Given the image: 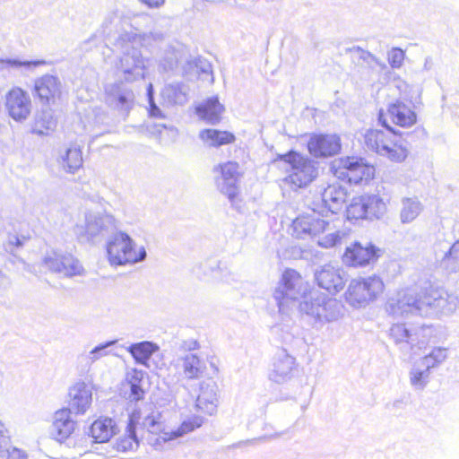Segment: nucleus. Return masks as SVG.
Instances as JSON below:
<instances>
[{
  "mask_svg": "<svg viewBox=\"0 0 459 459\" xmlns=\"http://www.w3.org/2000/svg\"><path fill=\"white\" fill-rule=\"evenodd\" d=\"M143 429L158 435L164 429V414L152 404L134 409L129 416L126 433L116 443V449L121 452L134 451L139 446L137 430Z\"/></svg>",
  "mask_w": 459,
  "mask_h": 459,
  "instance_id": "obj_1",
  "label": "nucleus"
},
{
  "mask_svg": "<svg viewBox=\"0 0 459 459\" xmlns=\"http://www.w3.org/2000/svg\"><path fill=\"white\" fill-rule=\"evenodd\" d=\"M293 234L298 238H317L318 246L329 248L340 243L344 235L334 221H329L313 211L297 217L292 222Z\"/></svg>",
  "mask_w": 459,
  "mask_h": 459,
  "instance_id": "obj_2",
  "label": "nucleus"
},
{
  "mask_svg": "<svg viewBox=\"0 0 459 459\" xmlns=\"http://www.w3.org/2000/svg\"><path fill=\"white\" fill-rule=\"evenodd\" d=\"M135 39L132 33L125 32L114 43V50L118 54L115 66L126 82L144 79L147 69L148 59L143 57Z\"/></svg>",
  "mask_w": 459,
  "mask_h": 459,
  "instance_id": "obj_3",
  "label": "nucleus"
},
{
  "mask_svg": "<svg viewBox=\"0 0 459 459\" xmlns=\"http://www.w3.org/2000/svg\"><path fill=\"white\" fill-rule=\"evenodd\" d=\"M298 308L316 329L339 321L344 314L339 300L319 291H310L307 298L299 301Z\"/></svg>",
  "mask_w": 459,
  "mask_h": 459,
  "instance_id": "obj_4",
  "label": "nucleus"
},
{
  "mask_svg": "<svg viewBox=\"0 0 459 459\" xmlns=\"http://www.w3.org/2000/svg\"><path fill=\"white\" fill-rule=\"evenodd\" d=\"M378 122L385 130L368 129L364 134V143L367 148L376 153L387 158L391 161L402 162L408 156V150L403 145L398 136L387 124L383 110L379 111Z\"/></svg>",
  "mask_w": 459,
  "mask_h": 459,
  "instance_id": "obj_5",
  "label": "nucleus"
},
{
  "mask_svg": "<svg viewBox=\"0 0 459 459\" xmlns=\"http://www.w3.org/2000/svg\"><path fill=\"white\" fill-rule=\"evenodd\" d=\"M307 282L292 269H287L273 292L279 312L288 314L292 305L308 297Z\"/></svg>",
  "mask_w": 459,
  "mask_h": 459,
  "instance_id": "obj_6",
  "label": "nucleus"
},
{
  "mask_svg": "<svg viewBox=\"0 0 459 459\" xmlns=\"http://www.w3.org/2000/svg\"><path fill=\"white\" fill-rule=\"evenodd\" d=\"M117 228L116 218L105 211L88 210L83 223L74 227V234L83 242L98 243Z\"/></svg>",
  "mask_w": 459,
  "mask_h": 459,
  "instance_id": "obj_7",
  "label": "nucleus"
},
{
  "mask_svg": "<svg viewBox=\"0 0 459 459\" xmlns=\"http://www.w3.org/2000/svg\"><path fill=\"white\" fill-rule=\"evenodd\" d=\"M108 260L112 266L134 264L146 258L144 247H137L126 232L117 231L107 242Z\"/></svg>",
  "mask_w": 459,
  "mask_h": 459,
  "instance_id": "obj_8",
  "label": "nucleus"
},
{
  "mask_svg": "<svg viewBox=\"0 0 459 459\" xmlns=\"http://www.w3.org/2000/svg\"><path fill=\"white\" fill-rule=\"evenodd\" d=\"M277 160L290 165V170L286 182L293 187H306L318 176L317 163L299 152L290 151L285 154H279Z\"/></svg>",
  "mask_w": 459,
  "mask_h": 459,
  "instance_id": "obj_9",
  "label": "nucleus"
},
{
  "mask_svg": "<svg viewBox=\"0 0 459 459\" xmlns=\"http://www.w3.org/2000/svg\"><path fill=\"white\" fill-rule=\"evenodd\" d=\"M384 287L377 275L353 279L345 292V300L353 307H364L383 292Z\"/></svg>",
  "mask_w": 459,
  "mask_h": 459,
  "instance_id": "obj_10",
  "label": "nucleus"
},
{
  "mask_svg": "<svg viewBox=\"0 0 459 459\" xmlns=\"http://www.w3.org/2000/svg\"><path fill=\"white\" fill-rule=\"evenodd\" d=\"M385 312L394 317H407L411 315L423 316L421 294L415 288H405L397 290L388 297Z\"/></svg>",
  "mask_w": 459,
  "mask_h": 459,
  "instance_id": "obj_11",
  "label": "nucleus"
},
{
  "mask_svg": "<svg viewBox=\"0 0 459 459\" xmlns=\"http://www.w3.org/2000/svg\"><path fill=\"white\" fill-rule=\"evenodd\" d=\"M423 316L451 315L459 307V298L444 289L431 288L421 294Z\"/></svg>",
  "mask_w": 459,
  "mask_h": 459,
  "instance_id": "obj_12",
  "label": "nucleus"
},
{
  "mask_svg": "<svg viewBox=\"0 0 459 459\" xmlns=\"http://www.w3.org/2000/svg\"><path fill=\"white\" fill-rule=\"evenodd\" d=\"M333 169L337 178L355 185L363 180H369L375 173L373 166L358 157L342 158L333 163Z\"/></svg>",
  "mask_w": 459,
  "mask_h": 459,
  "instance_id": "obj_13",
  "label": "nucleus"
},
{
  "mask_svg": "<svg viewBox=\"0 0 459 459\" xmlns=\"http://www.w3.org/2000/svg\"><path fill=\"white\" fill-rule=\"evenodd\" d=\"M105 102L108 107L123 113L128 114L134 104V91L126 82L117 80L107 82L104 86Z\"/></svg>",
  "mask_w": 459,
  "mask_h": 459,
  "instance_id": "obj_14",
  "label": "nucleus"
},
{
  "mask_svg": "<svg viewBox=\"0 0 459 459\" xmlns=\"http://www.w3.org/2000/svg\"><path fill=\"white\" fill-rule=\"evenodd\" d=\"M43 264L50 271L66 277L82 275L84 271L81 263L74 255L55 250L46 254Z\"/></svg>",
  "mask_w": 459,
  "mask_h": 459,
  "instance_id": "obj_15",
  "label": "nucleus"
},
{
  "mask_svg": "<svg viewBox=\"0 0 459 459\" xmlns=\"http://www.w3.org/2000/svg\"><path fill=\"white\" fill-rule=\"evenodd\" d=\"M8 115L16 122H23L31 113L32 103L27 91L20 87L12 88L5 95Z\"/></svg>",
  "mask_w": 459,
  "mask_h": 459,
  "instance_id": "obj_16",
  "label": "nucleus"
},
{
  "mask_svg": "<svg viewBox=\"0 0 459 459\" xmlns=\"http://www.w3.org/2000/svg\"><path fill=\"white\" fill-rule=\"evenodd\" d=\"M296 367V359L286 350H281L273 359L269 378L277 384L285 383L292 378Z\"/></svg>",
  "mask_w": 459,
  "mask_h": 459,
  "instance_id": "obj_17",
  "label": "nucleus"
},
{
  "mask_svg": "<svg viewBox=\"0 0 459 459\" xmlns=\"http://www.w3.org/2000/svg\"><path fill=\"white\" fill-rule=\"evenodd\" d=\"M239 166L237 162L229 161L221 165V176L216 179L220 192L234 202L238 195V182L239 179Z\"/></svg>",
  "mask_w": 459,
  "mask_h": 459,
  "instance_id": "obj_18",
  "label": "nucleus"
},
{
  "mask_svg": "<svg viewBox=\"0 0 459 459\" xmlns=\"http://www.w3.org/2000/svg\"><path fill=\"white\" fill-rule=\"evenodd\" d=\"M171 365L175 368L180 369L183 377L186 380L199 379L206 370L204 361L192 352L178 354L171 361Z\"/></svg>",
  "mask_w": 459,
  "mask_h": 459,
  "instance_id": "obj_19",
  "label": "nucleus"
},
{
  "mask_svg": "<svg viewBox=\"0 0 459 459\" xmlns=\"http://www.w3.org/2000/svg\"><path fill=\"white\" fill-rule=\"evenodd\" d=\"M34 92L41 103H55L61 96V81L57 76L44 74L34 81Z\"/></svg>",
  "mask_w": 459,
  "mask_h": 459,
  "instance_id": "obj_20",
  "label": "nucleus"
},
{
  "mask_svg": "<svg viewBox=\"0 0 459 459\" xmlns=\"http://www.w3.org/2000/svg\"><path fill=\"white\" fill-rule=\"evenodd\" d=\"M68 410L75 414H84L92 402L91 387L83 381L76 382L69 388Z\"/></svg>",
  "mask_w": 459,
  "mask_h": 459,
  "instance_id": "obj_21",
  "label": "nucleus"
},
{
  "mask_svg": "<svg viewBox=\"0 0 459 459\" xmlns=\"http://www.w3.org/2000/svg\"><path fill=\"white\" fill-rule=\"evenodd\" d=\"M318 286L330 293H337L344 287L343 271L332 264H325L315 273Z\"/></svg>",
  "mask_w": 459,
  "mask_h": 459,
  "instance_id": "obj_22",
  "label": "nucleus"
},
{
  "mask_svg": "<svg viewBox=\"0 0 459 459\" xmlns=\"http://www.w3.org/2000/svg\"><path fill=\"white\" fill-rule=\"evenodd\" d=\"M71 410L62 408L57 410L52 418L49 435L58 442L66 440L75 429L76 422L71 418Z\"/></svg>",
  "mask_w": 459,
  "mask_h": 459,
  "instance_id": "obj_23",
  "label": "nucleus"
},
{
  "mask_svg": "<svg viewBox=\"0 0 459 459\" xmlns=\"http://www.w3.org/2000/svg\"><path fill=\"white\" fill-rule=\"evenodd\" d=\"M307 146L312 155L328 157L339 152L341 143L335 134H316L310 138Z\"/></svg>",
  "mask_w": 459,
  "mask_h": 459,
  "instance_id": "obj_24",
  "label": "nucleus"
},
{
  "mask_svg": "<svg viewBox=\"0 0 459 459\" xmlns=\"http://www.w3.org/2000/svg\"><path fill=\"white\" fill-rule=\"evenodd\" d=\"M218 386L212 381L200 384L199 394L195 400V408L207 415H213L218 407Z\"/></svg>",
  "mask_w": 459,
  "mask_h": 459,
  "instance_id": "obj_25",
  "label": "nucleus"
},
{
  "mask_svg": "<svg viewBox=\"0 0 459 459\" xmlns=\"http://www.w3.org/2000/svg\"><path fill=\"white\" fill-rule=\"evenodd\" d=\"M377 257V250L371 244L362 246L355 242L346 248L343 261L351 266H364L370 264Z\"/></svg>",
  "mask_w": 459,
  "mask_h": 459,
  "instance_id": "obj_26",
  "label": "nucleus"
},
{
  "mask_svg": "<svg viewBox=\"0 0 459 459\" xmlns=\"http://www.w3.org/2000/svg\"><path fill=\"white\" fill-rule=\"evenodd\" d=\"M387 115L394 124L402 127H411L417 122L415 111L401 100L388 105Z\"/></svg>",
  "mask_w": 459,
  "mask_h": 459,
  "instance_id": "obj_27",
  "label": "nucleus"
},
{
  "mask_svg": "<svg viewBox=\"0 0 459 459\" xmlns=\"http://www.w3.org/2000/svg\"><path fill=\"white\" fill-rule=\"evenodd\" d=\"M189 89L181 82L166 84L160 91L161 104L164 107L183 106L188 100Z\"/></svg>",
  "mask_w": 459,
  "mask_h": 459,
  "instance_id": "obj_28",
  "label": "nucleus"
},
{
  "mask_svg": "<svg viewBox=\"0 0 459 459\" xmlns=\"http://www.w3.org/2000/svg\"><path fill=\"white\" fill-rule=\"evenodd\" d=\"M204 418L200 415H192L184 420L180 426L176 429H169L164 421V429L158 435H160L164 441L182 437L201 428L204 423Z\"/></svg>",
  "mask_w": 459,
  "mask_h": 459,
  "instance_id": "obj_29",
  "label": "nucleus"
},
{
  "mask_svg": "<svg viewBox=\"0 0 459 459\" xmlns=\"http://www.w3.org/2000/svg\"><path fill=\"white\" fill-rule=\"evenodd\" d=\"M346 196V189L337 183L328 185L321 193L322 202L333 213L342 208Z\"/></svg>",
  "mask_w": 459,
  "mask_h": 459,
  "instance_id": "obj_30",
  "label": "nucleus"
},
{
  "mask_svg": "<svg viewBox=\"0 0 459 459\" xmlns=\"http://www.w3.org/2000/svg\"><path fill=\"white\" fill-rule=\"evenodd\" d=\"M117 431V424L111 418H100L90 428L89 435L96 443L108 442Z\"/></svg>",
  "mask_w": 459,
  "mask_h": 459,
  "instance_id": "obj_31",
  "label": "nucleus"
},
{
  "mask_svg": "<svg viewBox=\"0 0 459 459\" xmlns=\"http://www.w3.org/2000/svg\"><path fill=\"white\" fill-rule=\"evenodd\" d=\"M159 350L160 347L157 343L149 341L133 343L126 347V351L132 355L135 362L148 368H151V357Z\"/></svg>",
  "mask_w": 459,
  "mask_h": 459,
  "instance_id": "obj_32",
  "label": "nucleus"
},
{
  "mask_svg": "<svg viewBox=\"0 0 459 459\" xmlns=\"http://www.w3.org/2000/svg\"><path fill=\"white\" fill-rule=\"evenodd\" d=\"M195 109L201 119L214 125L220 122L224 108L219 102L218 98L212 97L199 104Z\"/></svg>",
  "mask_w": 459,
  "mask_h": 459,
  "instance_id": "obj_33",
  "label": "nucleus"
},
{
  "mask_svg": "<svg viewBox=\"0 0 459 459\" xmlns=\"http://www.w3.org/2000/svg\"><path fill=\"white\" fill-rule=\"evenodd\" d=\"M423 211V204L417 197H403L401 201L400 221L408 224L415 221Z\"/></svg>",
  "mask_w": 459,
  "mask_h": 459,
  "instance_id": "obj_34",
  "label": "nucleus"
},
{
  "mask_svg": "<svg viewBox=\"0 0 459 459\" xmlns=\"http://www.w3.org/2000/svg\"><path fill=\"white\" fill-rule=\"evenodd\" d=\"M430 370L417 360L409 371V382L415 391H422L429 383Z\"/></svg>",
  "mask_w": 459,
  "mask_h": 459,
  "instance_id": "obj_35",
  "label": "nucleus"
},
{
  "mask_svg": "<svg viewBox=\"0 0 459 459\" xmlns=\"http://www.w3.org/2000/svg\"><path fill=\"white\" fill-rule=\"evenodd\" d=\"M61 165L68 173H75L82 166V154L79 145L72 144L60 156Z\"/></svg>",
  "mask_w": 459,
  "mask_h": 459,
  "instance_id": "obj_36",
  "label": "nucleus"
},
{
  "mask_svg": "<svg viewBox=\"0 0 459 459\" xmlns=\"http://www.w3.org/2000/svg\"><path fill=\"white\" fill-rule=\"evenodd\" d=\"M200 138L209 146L218 147L221 145L231 143L235 140L233 134L227 131H219L215 129H204L200 132Z\"/></svg>",
  "mask_w": 459,
  "mask_h": 459,
  "instance_id": "obj_37",
  "label": "nucleus"
},
{
  "mask_svg": "<svg viewBox=\"0 0 459 459\" xmlns=\"http://www.w3.org/2000/svg\"><path fill=\"white\" fill-rule=\"evenodd\" d=\"M48 62L43 59L32 60V61H21L15 58H0V72L8 69H19L22 68L24 74L33 73L39 66L46 65Z\"/></svg>",
  "mask_w": 459,
  "mask_h": 459,
  "instance_id": "obj_38",
  "label": "nucleus"
},
{
  "mask_svg": "<svg viewBox=\"0 0 459 459\" xmlns=\"http://www.w3.org/2000/svg\"><path fill=\"white\" fill-rule=\"evenodd\" d=\"M367 219H380L386 211V203L382 197L377 195L365 196Z\"/></svg>",
  "mask_w": 459,
  "mask_h": 459,
  "instance_id": "obj_39",
  "label": "nucleus"
},
{
  "mask_svg": "<svg viewBox=\"0 0 459 459\" xmlns=\"http://www.w3.org/2000/svg\"><path fill=\"white\" fill-rule=\"evenodd\" d=\"M4 425L0 420V459H28L27 454L17 447L4 448L8 439Z\"/></svg>",
  "mask_w": 459,
  "mask_h": 459,
  "instance_id": "obj_40",
  "label": "nucleus"
},
{
  "mask_svg": "<svg viewBox=\"0 0 459 459\" xmlns=\"http://www.w3.org/2000/svg\"><path fill=\"white\" fill-rule=\"evenodd\" d=\"M389 336L397 345L408 344L414 347L415 340L404 324H394L389 330Z\"/></svg>",
  "mask_w": 459,
  "mask_h": 459,
  "instance_id": "obj_41",
  "label": "nucleus"
},
{
  "mask_svg": "<svg viewBox=\"0 0 459 459\" xmlns=\"http://www.w3.org/2000/svg\"><path fill=\"white\" fill-rule=\"evenodd\" d=\"M448 357V349L445 347H435L429 353L419 360L429 370L441 365Z\"/></svg>",
  "mask_w": 459,
  "mask_h": 459,
  "instance_id": "obj_42",
  "label": "nucleus"
},
{
  "mask_svg": "<svg viewBox=\"0 0 459 459\" xmlns=\"http://www.w3.org/2000/svg\"><path fill=\"white\" fill-rule=\"evenodd\" d=\"M137 39L134 40L138 45L143 47H152L153 45L159 44L165 39L166 34L158 29H154L149 33L137 34L131 32Z\"/></svg>",
  "mask_w": 459,
  "mask_h": 459,
  "instance_id": "obj_43",
  "label": "nucleus"
},
{
  "mask_svg": "<svg viewBox=\"0 0 459 459\" xmlns=\"http://www.w3.org/2000/svg\"><path fill=\"white\" fill-rule=\"evenodd\" d=\"M415 340L414 346L421 348L429 342V341L437 335V330L433 325H422L416 328L412 333Z\"/></svg>",
  "mask_w": 459,
  "mask_h": 459,
  "instance_id": "obj_44",
  "label": "nucleus"
},
{
  "mask_svg": "<svg viewBox=\"0 0 459 459\" xmlns=\"http://www.w3.org/2000/svg\"><path fill=\"white\" fill-rule=\"evenodd\" d=\"M55 127V119L50 112L46 111L37 117L33 126V132L38 134H47L48 131L54 130Z\"/></svg>",
  "mask_w": 459,
  "mask_h": 459,
  "instance_id": "obj_45",
  "label": "nucleus"
},
{
  "mask_svg": "<svg viewBox=\"0 0 459 459\" xmlns=\"http://www.w3.org/2000/svg\"><path fill=\"white\" fill-rule=\"evenodd\" d=\"M442 263L446 270L451 273L459 272V239L456 240L445 254Z\"/></svg>",
  "mask_w": 459,
  "mask_h": 459,
  "instance_id": "obj_46",
  "label": "nucleus"
},
{
  "mask_svg": "<svg viewBox=\"0 0 459 459\" xmlns=\"http://www.w3.org/2000/svg\"><path fill=\"white\" fill-rule=\"evenodd\" d=\"M117 342V340L108 341L105 343H101L91 351H90L87 354H83L81 358L86 361L87 364H92L102 357H105L109 354V351L108 350L109 347L115 345Z\"/></svg>",
  "mask_w": 459,
  "mask_h": 459,
  "instance_id": "obj_47",
  "label": "nucleus"
},
{
  "mask_svg": "<svg viewBox=\"0 0 459 459\" xmlns=\"http://www.w3.org/2000/svg\"><path fill=\"white\" fill-rule=\"evenodd\" d=\"M347 217L349 220L367 219L365 196L353 198L347 207Z\"/></svg>",
  "mask_w": 459,
  "mask_h": 459,
  "instance_id": "obj_48",
  "label": "nucleus"
},
{
  "mask_svg": "<svg viewBox=\"0 0 459 459\" xmlns=\"http://www.w3.org/2000/svg\"><path fill=\"white\" fill-rule=\"evenodd\" d=\"M404 60V53L402 49L394 48L388 53V61L393 68H399L402 66Z\"/></svg>",
  "mask_w": 459,
  "mask_h": 459,
  "instance_id": "obj_49",
  "label": "nucleus"
},
{
  "mask_svg": "<svg viewBox=\"0 0 459 459\" xmlns=\"http://www.w3.org/2000/svg\"><path fill=\"white\" fill-rule=\"evenodd\" d=\"M148 100L150 104L149 113L151 117L162 118L164 115L162 114L160 108L155 104L153 100V89L152 84L150 83L147 88Z\"/></svg>",
  "mask_w": 459,
  "mask_h": 459,
  "instance_id": "obj_50",
  "label": "nucleus"
},
{
  "mask_svg": "<svg viewBox=\"0 0 459 459\" xmlns=\"http://www.w3.org/2000/svg\"><path fill=\"white\" fill-rule=\"evenodd\" d=\"M144 391L140 385V380L135 379L130 382L129 399L132 401H140L143 398Z\"/></svg>",
  "mask_w": 459,
  "mask_h": 459,
  "instance_id": "obj_51",
  "label": "nucleus"
},
{
  "mask_svg": "<svg viewBox=\"0 0 459 459\" xmlns=\"http://www.w3.org/2000/svg\"><path fill=\"white\" fill-rule=\"evenodd\" d=\"M178 64V54L176 52L170 53L166 58L160 61V68L167 72L174 69Z\"/></svg>",
  "mask_w": 459,
  "mask_h": 459,
  "instance_id": "obj_52",
  "label": "nucleus"
},
{
  "mask_svg": "<svg viewBox=\"0 0 459 459\" xmlns=\"http://www.w3.org/2000/svg\"><path fill=\"white\" fill-rule=\"evenodd\" d=\"M24 238H21L16 235H10L8 237L7 243L5 244V250L10 253H13L15 248L23 246Z\"/></svg>",
  "mask_w": 459,
  "mask_h": 459,
  "instance_id": "obj_53",
  "label": "nucleus"
},
{
  "mask_svg": "<svg viewBox=\"0 0 459 459\" xmlns=\"http://www.w3.org/2000/svg\"><path fill=\"white\" fill-rule=\"evenodd\" d=\"M199 348V343L195 340H187L182 342V343L179 346V349L184 351V353L191 352L195 350H197Z\"/></svg>",
  "mask_w": 459,
  "mask_h": 459,
  "instance_id": "obj_54",
  "label": "nucleus"
},
{
  "mask_svg": "<svg viewBox=\"0 0 459 459\" xmlns=\"http://www.w3.org/2000/svg\"><path fill=\"white\" fill-rule=\"evenodd\" d=\"M139 1L150 8H158V7L161 6L165 2V0H139Z\"/></svg>",
  "mask_w": 459,
  "mask_h": 459,
  "instance_id": "obj_55",
  "label": "nucleus"
},
{
  "mask_svg": "<svg viewBox=\"0 0 459 459\" xmlns=\"http://www.w3.org/2000/svg\"><path fill=\"white\" fill-rule=\"evenodd\" d=\"M397 88L401 91L403 98L407 100L409 98V94L406 92L407 88H409L407 83L404 82H399Z\"/></svg>",
  "mask_w": 459,
  "mask_h": 459,
  "instance_id": "obj_56",
  "label": "nucleus"
},
{
  "mask_svg": "<svg viewBox=\"0 0 459 459\" xmlns=\"http://www.w3.org/2000/svg\"><path fill=\"white\" fill-rule=\"evenodd\" d=\"M9 280L8 278L2 273L0 270V287H6L9 285Z\"/></svg>",
  "mask_w": 459,
  "mask_h": 459,
  "instance_id": "obj_57",
  "label": "nucleus"
},
{
  "mask_svg": "<svg viewBox=\"0 0 459 459\" xmlns=\"http://www.w3.org/2000/svg\"><path fill=\"white\" fill-rule=\"evenodd\" d=\"M431 65H432L431 58H429V57L426 58L425 63H424V69L429 70L431 68Z\"/></svg>",
  "mask_w": 459,
  "mask_h": 459,
  "instance_id": "obj_58",
  "label": "nucleus"
},
{
  "mask_svg": "<svg viewBox=\"0 0 459 459\" xmlns=\"http://www.w3.org/2000/svg\"><path fill=\"white\" fill-rule=\"evenodd\" d=\"M209 70H210V65H207V68H204V69H203V71H204V73H208V72H209Z\"/></svg>",
  "mask_w": 459,
  "mask_h": 459,
  "instance_id": "obj_59",
  "label": "nucleus"
},
{
  "mask_svg": "<svg viewBox=\"0 0 459 459\" xmlns=\"http://www.w3.org/2000/svg\"><path fill=\"white\" fill-rule=\"evenodd\" d=\"M280 435L279 434H275L274 436H273V437H279Z\"/></svg>",
  "mask_w": 459,
  "mask_h": 459,
  "instance_id": "obj_60",
  "label": "nucleus"
}]
</instances>
